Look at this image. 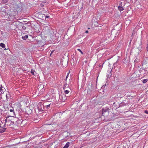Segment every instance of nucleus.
<instances>
[{
	"label": "nucleus",
	"instance_id": "obj_1",
	"mask_svg": "<svg viewBox=\"0 0 148 148\" xmlns=\"http://www.w3.org/2000/svg\"><path fill=\"white\" fill-rule=\"evenodd\" d=\"M9 116L7 117L5 120V125L7 126H10L14 124V122L13 121L9 120L8 119Z\"/></svg>",
	"mask_w": 148,
	"mask_h": 148
},
{
	"label": "nucleus",
	"instance_id": "obj_2",
	"mask_svg": "<svg viewBox=\"0 0 148 148\" xmlns=\"http://www.w3.org/2000/svg\"><path fill=\"white\" fill-rule=\"evenodd\" d=\"M38 106V110L40 112L42 111L44 108L43 106L42 105V103L41 102L39 103Z\"/></svg>",
	"mask_w": 148,
	"mask_h": 148
},
{
	"label": "nucleus",
	"instance_id": "obj_3",
	"mask_svg": "<svg viewBox=\"0 0 148 148\" xmlns=\"http://www.w3.org/2000/svg\"><path fill=\"white\" fill-rule=\"evenodd\" d=\"M8 110L10 112H11V115L10 117H14V116H15V113L14 111V108H9Z\"/></svg>",
	"mask_w": 148,
	"mask_h": 148
},
{
	"label": "nucleus",
	"instance_id": "obj_4",
	"mask_svg": "<svg viewBox=\"0 0 148 148\" xmlns=\"http://www.w3.org/2000/svg\"><path fill=\"white\" fill-rule=\"evenodd\" d=\"M66 99V96L64 95H62L60 96L59 98V100L60 101L64 102Z\"/></svg>",
	"mask_w": 148,
	"mask_h": 148
},
{
	"label": "nucleus",
	"instance_id": "obj_5",
	"mask_svg": "<svg viewBox=\"0 0 148 148\" xmlns=\"http://www.w3.org/2000/svg\"><path fill=\"white\" fill-rule=\"evenodd\" d=\"M63 89L64 90H70L71 89L69 87V85H68L67 84H66L64 85L63 86Z\"/></svg>",
	"mask_w": 148,
	"mask_h": 148
},
{
	"label": "nucleus",
	"instance_id": "obj_6",
	"mask_svg": "<svg viewBox=\"0 0 148 148\" xmlns=\"http://www.w3.org/2000/svg\"><path fill=\"white\" fill-rule=\"evenodd\" d=\"M138 69H138V70L139 71V72L142 74H144L145 72V69H143L142 67L140 68L139 66H138Z\"/></svg>",
	"mask_w": 148,
	"mask_h": 148
},
{
	"label": "nucleus",
	"instance_id": "obj_7",
	"mask_svg": "<svg viewBox=\"0 0 148 148\" xmlns=\"http://www.w3.org/2000/svg\"><path fill=\"white\" fill-rule=\"evenodd\" d=\"M70 144L69 142H67L66 143V144L65 145V146L63 148H68Z\"/></svg>",
	"mask_w": 148,
	"mask_h": 148
},
{
	"label": "nucleus",
	"instance_id": "obj_8",
	"mask_svg": "<svg viewBox=\"0 0 148 148\" xmlns=\"http://www.w3.org/2000/svg\"><path fill=\"white\" fill-rule=\"evenodd\" d=\"M5 128H3L2 127H0V130H1V132H3L5 131Z\"/></svg>",
	"mask_w": 148,
	"mask_h": 148
},
{
	"label": "nucleus",
	"instance_id": "obj_9",
	"mask_svg": "<svg viewBox=\"0 0 148 148\" xmlns=\"http://www.w3.org/2000/svg\"><path fill=\"white\" fill-rule=\"evenodd\" d=\"M118 8L119 10L120 11H121L123 10V8L122 6H119Z\"/></svg>",
	"mask_w": 148,
	"mask_h": 148
},
{
	"label": "nucleus",
	"instance_id": "obj_10",
	"mask_svg": "<svg viewBox=\"0 0 148 148\" xmlns=\"http://www.w3.org/2000/svg\"><path fill=\"white\" fill-rule=\"evenodd\" d=\"M28 37V36L27 35H25L24 36H22V39L24 40H26Z\"/></svg>",
	"mask_w": 148,
	"mask_h": 148
},
{
	"label": "nucleus",
	"instance_id": "obj_11",
	"mask_svg": "<svg viewBox=\"0 0 148 148\" xmlns=\"http://www.w3.org/2000/svg\"><path fill=\"white\" fill-rule=\"evenodd\" d=\"M10 96V93L8 92V93H7L6 95V97L7 99H8L9 98Z\"/></svg>",
	"mask_w": 148,
	"mask_h": 148
},
{
	"label": "nucleus",
	"instance_id": "obj_12",
	"mask_svg": "<svg viewBox=\"0 0 148 148\" xmlns=\"http://www.w3.org/2000/svg\"><path fill=\"white\" fill-rule=\"evenodd\" d=\"M0 46L3 48H4L5 47V44L2 43H0Z\"/></svg>",
	"mask_w": 148,
	"mask_h": 148
},
{
	"label": "nucleus",
	"instance_id": "obj_13",
	"mask_svg": "<svg viewBox=\"0 0 148 148\" xmlns=\"http://www.w3.org/2000/svg\"><path fill=\"white\" fill-rule=\"evenodd\" d=\"M64 90V93L65 94H68L69 92L70 91V90Z\"/></svg>",
	"mask_w": 148,
	"mask_h": 148
},
{
	"label": "nucleus",
	"instance_id": "obj_14",
	"mask_svg": "<svg viewBox=\"0 0 148 148\" xmlns=\"http://www.w3.org/2000/svg\"><path fill=\"white\" fill-rule=\"evenodd\" d=\"M106 112H107V113L108 114V111H103V112H102L103 115L104 116H105V113Z\"/></svg>",
	"mask_w": 148,
	"mask_h": 148
},
{
	"label": "nucleus",
	"instance_id": "obj_15",
	"mask_svg": "<svg viewBox=\"0 0 148 148\" xmlns=\"http://www.w3.org/2000/svg\"><path fill=\"white\" fill-rule=\"evenodd\" d=\"M147 79H144L143 80V83H145L147 82Z\"/></svg>",
	"mask_w": 148,
	"mask_h": 148
},
{
	"label": "nucleus",
	"instance_id": "obj_16",
	"mask_svg": "<svg viewBox=\"0 0 148 148\" xmlns=\"http://www.w3.org/2000/svg\"><path fill=\"white\" fill-rule=\"evenodd\" d=\"M34 72H35V71H34V70H32V69L31 70V73L33 75H34Z\"/></svg>",
	"mask_w": 148,
	"mask_h": 148
},
{
	"label": "nucleus",
	"instance_id": "obj_17",
	"mask_svg": "<svg viewBox=\"0 0 148 148\" xmlns=\"http://www.w3.org/2000/svg\"><path fill=\"white\" fill-rule=\"evenodd\" d=\"M77 50L78 51H79V52H80L82 54H83V53L81 51V49H77Z\"/></svg>",
	"mask_w": 148,
	"mask_h": 148
},
{
	"label": "nucleus",
	"instance_id": "obj_18",
	"mask_svg": "<svg viewBox=\"0 0 148 148\" xmlns=\"http://www.w3.org/2000/svg\"><path fill=\"white\" fill-rule=\"evenodd\" d=\"M2 85H1V87L0 88V92H1L2 90Z\"/></svg>",
	"mask_w": 148,
	"mask_h": 148
},
{
	"label": "nucleus",
	"instance_id": "obj_19",
	"mask_svg": "<svg viewBox=\"0 0 148 148\" xmlns=\"http://www.w3.org/2000/svg\"><path fill=\"white\" fill-rule=\"evenodd\" d=\"M145 112L146 114H148V111H147V110H145Z\"/></svg>",
	"mask_w": 148,
	"mask_h": 148
},
{
	"label": "nucleus",
	"instance_id": "obj_20",
	"mask_svg": "<svg viewBox=\"0 0 148 148\" xmlns=\"http://www.w3.org/2000/svg\"><path fill=\"white\" fill-rule=\"evenodd\" d=\"M54 51H52L51 52V53L50 54V56H51V54H52L54 52Z\"/></svg>",
	"mask_w": 148,
	"mask_h": 148
},
{
	"label": "nucleus",
	"instance_id": "obj_21",
	"mask_svg": "<svg viewBox=\"0 0 148 148\" xmlns=\"http://www.w3.org/2000/svg\"><path fill=\"white\" fill-rule=\"evenodd\" d=\"M50 106V105H47V106H46V107H47V108H48V107H49Z\"/></svg>",
	"mask_w": 148,
	"mask_h": 148
},
{
	"label": "nucleus",
	"instance_id": "obj_22",
	"mask_svg": "<svg viewBox=\"0 0 148 148\" xmlns=\"http://www.w3.org/2000/svg\"><path fill=\"white\" fill-rule=\"evenodd\" d=\"M49 16H46V17H45V18H49Z\"/></svg>",
	"mask_w": 148,
	"mask_h": 148
},
{
	"label": "nucleus",
	"instance_id": "obj_23",
	"mask_svg": "<svg viewBox=\"0 0 148 148\" xmlns=\"http://www.w3.org/2000/svg\"><path fill=\"white\" fill-rule=\"evenodd\" d=\"M68 75H67V76H66V80L67 78L68 77Z\"/></svg>",
	"mask_w": 148,
	"mask_h": 148
},
{
	"label": "nucleus",
	"instance_id": "obj_24",
	"mask_svg": "<svg viewBox=\"0 0 148 148\" xmlns=\"http://www.w3.org/2000/svg\"><path fill=\"white\" fill-rule=\"evenodd\" d=\"M88 30H86V33H88Z\"/></svg>",
	"mask_w": 148,
	"mask_h": 148
},
{
	"label": "nucleus",
	"instance_id": "obj_25",
	"mask_svg": "<svg viewBox=\"0 0 148 148\" xmlns=\"http://www.w3.org/2000/svg\"><path fill=\"white\" fill-rule=\"evenodd\" d=\"M136 60L135 61H134V62H136Z\"/></svg>",
	"mask_w": 148,
	"mask_h": 148
}]
</instances>
